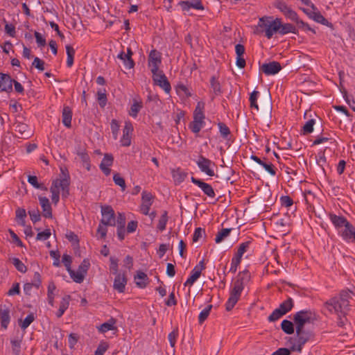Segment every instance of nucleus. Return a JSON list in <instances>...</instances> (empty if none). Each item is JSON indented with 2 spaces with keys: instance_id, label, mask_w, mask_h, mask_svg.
I'll list each match as a JSON object with an SVG mask.
<instances>
[{
  "instance_id": "54",
  "label": "nucleus",
  "mask_w": 355,
  "mask_h": 355,
  "mask_svg": "<svg viewBox=\"0 0 355 355\" xmlns=\"http://www.w3.org/2000/svg\"><path fill=\"white\" fill-rule=\"evenodd\" d=\"M178 334L179 331L178 327H175L173 330L168 334V339L171 347H175Z\"/></svg>"
},
{
  "instance_id": "17",
  "label": "nucleus",
  "mask_w": 355,
  "mask_h": 355,
  "mask_svg": "<svg viewBox=\"0 0 355 355\" xmlns=\"http://www.w3.org/2000/svg\"><path fill=\"white\" fill-rule=\"evenodd\" d=\"M12 81H14V79H12L9 74L0 73L1 91L7 93L12 92Z\"/></svg>"
},
{
  "instance_id": "62",
  "label": "nucleus",
  "mask_w": 355,
  "mask_h": 355,
  "mask_svg": "<svg viewBox=\"0 0 355 355\" xmlns=\"http://www.w3.org/2000/svg\"><path fill=\"white\" fill-rule=\"evenodd\" d=\"M218 125L221 136L223 138L226 139L228 137V135H230V128L226 125V124L222 122L218 123Z\"/></svg>"
},
{
  "instance_id": "5",
  "label": "nucleus",
  "mask_w": 355,
  "mask_h": 355,
  "mask_svg": "<svg viewBox=\"0 0 355 355\" xmlns=\"http://www.w3.org/2000/svg\"><path fill=\"white\" fill-rule=\"evenodd\" d=\"M311 320L312 312L310 309L301 310L293 316V322L295 324V328L297 329V331H300L301 328H304L305 324L310 323Z\"/></svg>"
},
{
  "instance_id": "25",
  "label": "nucleus",
  "mask_w": 355,
  "mask_h": 355,
  "mask_svg": "<svg viewBox=\"0 0 355 355\" xmlns=\"http://www.w3.org/2000/svg\"><path fill=\"white\" fill-rule=\"evenodd\" d=\"M171 174L175 184L182 183L187 176V173L181 168L172 169Z\"/></svg>"
},
{
  "instance_id": "18",
  "label": "nucleus",
  "mask_w": 355,
  "mask_h": 355,
  "mask_svg": "<svg viewBox=\"0 0 355 355\" xmlns=\"http://www.w3.org/2000/svg\"><path fill=\"white\" fill-rule=\"evenodd\" d=\"M153 196L150 193L144 191L141 194L142 204L141 211L144 215H148L152 205Z\"/></svg>"
},
{
  "instance_id": "12",
  "label": "nucleus",
  "mask_w": 355,
  "mask_h": 355,
  "mask_svg": "<svg viewBox=\"0 0 355 355\" xmlns=\"http://www.w3.org/2000/svg\"><path fill=\"white\" fill-rule=\"evenodd\" d=\"M200 277V266L199 265H196L195 268L191 271V275L189 277L187 280L184 284L185 287H189V295L193 297L194 300L198 297V293L193 291L191 292V286L194 284V282Z\"/></svg>"
},
{
  "instance_id": "50",
  "label": "nucleus",
  "mask_w": 355,
  "mask_h": 355,
  "mask_svg": "<svg viewBox=\"0 0 355 355\" xmlns=\"http://www.w3.org/2000/svg\"><path fill=\"white\" fill-rule=\"evenodd\" d=\"M97 98L101 107H104L107 104L106 90L104 89L103 91L99 89L97 92Z\"/></svg>"
},
{
  "instance_id": "23",
  "label": "nucleus",
  "mask_w": 355,
  "mask_h": 355,
  "mask_svg": "<svg viewBox=\"0 0 355 355\" xmlns=\"http://www.w3.org/2000/svg\"><path fill=\"white\" fill-rule=\"evenodd\" d=\"M280 18H276L270 21V25L268 26L266 37L268 39H270L275 33H278L280 34Z\"/></svg>"
},
{
  "instance_id": "43",
  "label": "nucleus",
  "mask_w": 355,
  "mask_h": 355,
  "mask_svg": "<svg viewBox=\"0 0 355 355\" xmlns=\"http://www.w3.org/2000/svg\"><path fill=\"white\" fill-rule=\"evenodd\" d=\"M210 85H211V87L213 90V93L216 95V96H218V95H220L223 92L222 91V89H221V86H220V83L218 81V80L214 77V76H212L210 79Z\"/></svg>"
},
{
  "instance_id": "64",
  "label": "nucleus",
  "mask_w": 355,
  "mask_h": 355,
  "mask_svg": "<svg viewBox=\"0 0 355 355\" xmlns=\"http://www.w3.org/2000/svg\"><path fill=\"white\" fill-rule=\"evenodd\" d=\"M90 266V263L89 259H85L80 263V265L78 267V270L82 272L83 275H86L87 270H89Z\"/></svg>"
},
{
  "instance_id": "24",
  "label": "nucleus",
  "mask_w": 355,
  "mask_h": 355,
  "mask_svg": "<svg viewBox=\"0 0 355 355\" xmlns=\"http://www.w3.org/2000/svg\"><path fill=\"white\" fill-rule=\"evenodd\" d=\"M269 18L270 17H262L259 18L258 24L254 31V33L255 35H262L263 33H265V36L266 35V29L270 23V21L268 20Z\"/></svg>"
},
{
  "instance_id": "8",
  "label": "nucleus",
  "mask_w": 355,
  "mask_h": 355,
  "mask_svg": "<svg viewBox=\"0 0 355 355\" xmlns=\"http://www.w3.org/2000/svg\"><path fill=\"white\" fill-rule=\"evenodd\" d=\"M275 7L282 12L286 18L289 19L292 21L297 20V13L289 7L284 1H279L276 2Z\"/></svg>"
},
{
  "instance_id": "56",
  "label": "nucleus",
  "mask_w": 355,
  "mask_h": 355,
  "mask_svg": "<svg viewBox=\"0 0 355 355\" xmlns=\"http://www.w3.org/2000/svg\"><path fill=\"white\" fill-rule=\"evenodd\" d=\"M110 272L115 275L121 274L120 272H118L119 271V266H118L119 260L116 258L111 257L110 258Z\"/></svg>"
},
{
  "instance_id": "28",
  "label": "nucleus",
  "mask_w": 355,
  "mask_h": 355,
  "mask_svg": "<svg viewBox=\"0 0 355 355\" xmlns=\"http://www.w3.org/2000/svg\"><path fill=\"white\" fill-rule=\"evenodd\" d=\"M310 19L328 27H332L333 25L318 10H313Z\"/></svg>"
},
{
  "instance_id": "57",
  "label": "nucleus",
  "mask_w": 355,
  "mask_h": 355,
  "mask_svg": "<svg viewBox=\"0 0 355 355\" xmlns=\"http://www.w3.org/2000/svg\"><path fill=\"white\" fill-rule=\"evenodd\" d=\"M285 313H283L279 308L275 309L272 313L268 316V320L269 322H275L284 315Z\"/></svg>"
},
{
  "instance_id": "44",
  "label": "nucleus",
  "mask_w": 355,
  "mask_h": 355,
  "mask_svg": "<svg viewBox=\"0 0 355 355\" xmlns=\"http://www.w3.org/2000/svg\"><path fill=\"white\" fill-rule=\"evenodd\" d=\"M35 320V315L33 313H30L26 318L22 321L21 320H19V324L20 327L25 330L27 329L29 325Z\"/></svg>"
},
{
  "instance_id": "52",
  "label": "nucleus",
  "mask_w": 355,
  "mask_h": 355,
  "mask_svg": "<svg viewBox=\"0 0 355 355\" xmlns=\"http://www.w3.org/2000/svg\"><path fill=\"white\" fill-rule=\"evenodd\" d=\"M340 92L343 94V98L346 103L348 104L350 108L354 112H355V101L353 98H349L347 91L345 89V88L343 87L342 89H340Z\"/></svg>"
},
{
  "instance_id": "51",
  "label": "nucleus",
  "mask_w": 355,
  "mask_h": 355,
  "mask_svg": "<svg viewBox=\"0 0 355 355\" xmlns=\"http://www.w3.org/2000/svg\"><path fill=\"white\" fill-rule=\"evenodd\" d=\"M28 182L30 183L33 187L36 189H40L42 190H47V188L43 186L42 184L38 182L37 178L35 175H28Z\"/></svg>"
},
{
  "instance_id": "39",
  "label": "nucleus",
  "mask_w": 355,
  "mask_h": 355,
  "mask_svg": "<svg viewBox=\"0 0 355 355\" xmlns=\"http://www.w3.org/2000/svg\"><path fill=\"white\" fill-rule=\"evenodd\" d=\"M294 22L296 24L297 28L302 30V31H310L313 34L316 33L315 30L314 28H311L308 23L300 19L299 17H297V20H295Z\"/></svg>"
},
{
  "instance_id": "36",
  "label": "nucleus",
  "mask_w": 355,
  "mask_h": 355,
  "mask_svg": "<svg viewBox=\"0 0 355 355\" xmlns=\"http://www.w3.org/2000/svg\"><path fill=\"white\" fill-rule=\"evenodd\" d=\"M57 184L58 181L54 180L53 181L52 185L50 188V191L52 193L51 200L53 203H54L55 205H56L60 200V191Z\"/></svg>"
},
{
  "instance_id": "21",
  "label": "nucleus",
  "mask_w": 355,
  "mask_h": 355,
  "mask_svg": "<svg viewBox=\"0 0 355 355\" xmlns=\"http://www.w3.org/2000/svg\"><path fill=\"white\" fill-rule=\"evenodd\" d=\"M189 128L191 130L198 134L200 132V102H198L193 114V121L190 122Z\"/></svg>"
},
{
  "instance_id": "53",
  "label": "nucleus",
  "mask_w": 355,
  "mask_h": 355,
  "mask_svg": "<svg viewBox=\"0 0 355 355\" xmlns=\"http://www.w3.org/2000/svg\"><path fill=\"white\" fill-rule=\"evenodd\" d=\"M113 180L114 183L121 188V190L124 191L126 188L125 182L123 178H122L119 173H116L113 175Z\"/></svg>"
},
{
  "instance_id": "22",
  "label": "nucleus",
  "mask_w": 355,
  "mask_h": 355,
  "mask_svg": "<svg viewBox=\"0 0 355 355\" xmlns=\"http://www.w3.org/2000/svg\"><path fill=\"white\" fill-rule=\"evenodd\" d=\"M40 204L42 208L43 216L46 218H51L52 208L49 200L46 197L39 196Z\"/></svg>"
},
{
  "instance_id": "11",
  "label": "nucleus",
  "mask_w": 355,
  "mask_h": 355,
  "mask_svg": "<svg viewBox=\"0 0 355 355\" xmlns=\"http://www.w3.org/2000/svg\"><path fill=\"white\" fill-rule=\"evenodd\" d=\"M162 62L161 53L155 50L150 51L148 56V67L151 72H156Z\"/></svg>"
},
{
  "instance_id": "61",
  "label": "nucleus",
  "mask_w": 355,
  "mask_h": 355,
  "mask_svg": "<svg viewBox=\"0 0 355 355\" xmlns=\"http://www.w3.org/2000/svg\"><path fill=\"white\" fill-rule=\"evenodd\" d=\"M31 220L33 223H35L41 220V215L38 209H35L28 211Z\"/></svg>"
},
{
  "instance_id": "7",
  "label": "nucleus",
  "mask_w": 355,
  "mask_h": 355,
  "mask_svg": "<svg viewBox=\"0 0 355 355\" xmlns=\"http://www.w3.org/2000/svg\"><path fill=\"white\" fill-rule=\"evenodd\" d=\"M232 232H234V240L232 243H228L226 245L227 249L231 248L233 246V245L239 240L238 236L240 234L239 230H234L233 228H223L217 233L215 238V242L216 243H221L223 241H224L225 238H227L230 234Z\"/></svg>"
},
{
  "instance_id": "20",
  "label": "nucleus",
  "mask_w": 355,
  "mask_h": 355,
  "mask_svg": "<svg viewBox=\"0 0 355 355\" xmlns=\"http://www.w3.org/2000/svg\"><path fill=\"white\" fill-rule=\"evenodd\" d=\"M114 162V157L112 154L106 153L104 155L101 163L100 164V168L105 175H109L111 173V169L109 166H112Z\"/></svg>"
},
{
  "instance_id": "58",
  "label": "nucleus",
  "mask_w": 355,
  "mask_h": 355,
  "mask_svg": "<svg viewBox=\"0 0 355 355\" xmlns=\"http://www.w3.org/2000/svg\"><path fill=\"white\" fill-rule=\"evenodd\" d=\"M114 320L111 319L110 322L103 323L99 328V331L102 333H105L110 330H114L115 329V327L114 326Z\"/></svg>"
},
{
  "instance_id": "47",
  "label": "nucleus",
  "mask_w": 355,
  "mask_h": 355,
  "mask_svg": "<svg viewBox=\"0 0 355 355\" xmlns=\"http://www.w3.org/2000/svg\"><path fill=\"white\" fill-rule=\"evenodd\" d=\"M10 260L12 263L15 266L18 271L22 273H25L27 271V267L19 259L13 257Z\"/></svg>"
},
{
  "instance_id": "32",
  "label": "nucleus",
  "mask_w": 355,
  "mask_h": 355,
  "mask_svg": "<svg viewBox=\"0 0 355 355\" xmlns=\"http://www.w3.org/2000/svg\"><path fill=\"white\" fill-rule=\"evenodd\" d=\"M304 200L306 202V204L308 206L307 209L309 211H313L314 206L313 205V202L314 200H316V198H315V196L314 195V193L310 190L305 191L304 192Z\"/></svg>"
},
{
  "instance_id": "35",
  "label": "nucleus",
  "mask_w": 355,
  "mask_h": 355,
  "mask_svg": "<svg viewBox=\"0 0 355 355\" xmlns=\"http://www.w3.org/2000/svg\"><path fill=\"white\" fill-rule=\"evenodd\" d=\"M77 155L80 157L83 166L89 171L91 168L90 158L85 150L78 151Z\"/></svg>"
},
{
  "instance_id": "31",
  "label": "nucleus",
  "mask_w": 355,
  "mask_h": 355,
  "mask_svg": "<svg viewBox=\"0 0 355 355\" xmlns=\"http://www.w3.org/2000/svg\"><path fill=\"white\" fill-rule=\"evenodd\" d=\"M341 238L345 242H352L355 244V227L352 224L351 226H347V230Z\"/></svg>"
},
{
  "instance_id": "15",
  "label": "nucleus",
  "mask_w": 355,
  "mask_h": 355,
  "mask_svg": "<svg viewBox=\"0 0 355 355\" xmlns=\"http://www.w3.org/2000/svg\"><path fill=\"white\" fill-rule=\"evenodd\" d=\"M282 67L281 64L277 61H272L268 63H264L260 68V70L267 76L275 75L278 73Z\"/></svg>"
},
{
  "instance_id": "34",
  "label": "nucleus",
  "mask_w": 355,
  "mask_h": 355,
  "mask_svg": "<svg viewBox=\"0 0 355 355\" xmlns=\"http://www.w3.org/2000/svg\"><path fill=\"white\" fill-rule=\"evenodd\" d=\"M213 127V123L210 119L206 118L201 111V130L203 129V132L205 133L207 136L209 135V130H211Z\"/></svg>"
},
{
  "instance_id": "55",
  "label": "nucleus",
  "mask_w": 355,
  "mask_h": 355,
  "mask_svg": "<svg viewBox=\"0 0 355 355\" xmlns=\"http://www.w3.org/2000/svg\"><path fill=\"white\" fill-rule=\"evenodd\" d=\"M259 94V92L258 91H253L249 98L250 103V107L254 108L257 110H259V106L257 104V98Z\"/></svg>"
},
{
  "instance_id": "16",
  "label": "nucleus",
  "mask_w": 355,
  "mask_h": 355,
  "mask_svg": "<svg viewBox=\"0 0 355 355\" xmlns=\"http://www.w3.org/2000/svg\"><path fill=\"white\" fill-rule=\"evenodd\" d=\"M14 128L18 137L28 139L31 136V131L28 125L24 123L16 122L14 124Z\"/></svg>"
},
{
  "instance_id": "6",
  "label": "nucleus",
  "mask_w": 355,
  "mask_h": 355,
  "mask_svg": "<svg viewBox=\"0 0 355 355\" xmlns=\"http://www.w3.org/2000/svg\"><path fill=\"white\" fill-rule=\"evenodd\" d=\"M101 214L102 218L101 220V223L104 225L115 226V213L110 205L101 206Z\"/></svg>"
},
{
  "instance_id": "19",
  "label": "nucleus",
  "mask_w": 355,
  "mask_h": 355,
  "mask_svg": "<svg viewBox=\"0 0 355 355\" xmlns=\"http://www.w3.org/2000/svg\"><path fill=\"white\" fill-rule=\"evenodd\" d=\"M127 277L125 274L121 273L115 275L113 288L119 293H123L125 291V285L127 284Z\"/></svg>"
},
{
  "instance_id": "13",
  "label": "nucleus",
  "mask_w": 355,
  "mask_h": 355,
  "mask_svg": "<svg viewBox=\"0 0 355 355\" xmlns=\"http://www.w3.org/2000/svg\"><path fill=\"white\" fill-rule=\"evenodd\" d=\"M66 171H67L66 170ZM61 172L64 177L62 179H56L55 181H58L57 186L58 189L60 188L62 190V197L67 198L69 195L70 177L68 172L65 173L62 168Z\"/></svg>"
},
{
  "instance_id": "33",
  "label": "nucleus",
  "mask_w": 355,
  "mask_h": 355,
  "mask_svg": "<svg viewBox=\"0 0 355 355\" xmlns=\"http://www.w3.org/2000/svg\"><path fill=\"white\" fill-rule=\"evenodd\" d=\"M182 10L189 11L191 8L200 10V0H196L194 2L189 1H182L179 2Z\"/></svg>"
},
{
  "instance_id": "26",
  "label": "nucleus",
  "mask_w": 355,
  "mask_h": 355,
  "mask_svg": "<svg viewBox=\"0 0 355 355\" xmlns=\"http://www.w3.org/2000/svg\"><path fill=\"white\" fill-rule=\"evenodd\" d=\"M72 110L69 106H64L62 113V123L67 128L71 127Z\"/></svg>"
},
{
  "instance_id": "40",
  "label": "nucleus",
  "mask_w": 355,
  "mask_h": 355,
  "mask_svg": "<svg viewBox=\"0 0 355 355\" xmlns=\"http://www.w3.org/2000/svg\"><path fill=\"white\" fill-rule=\"evenodd\" d=\"M315 124V121L313 119L307 121L302 128V130L300 131L301 135H307L313 132Z\"/></svg>"
},
{
  "instance_id": "45",
  "label": "nucleus",
  "mask_w": 355,
  "mask_h": 355,
  "mask_svg": "<svg viewBox=\"0 0 355 355\" xmlns=\"http://www.w3.org/2000/svg\"><path fill=\"white\" fill-rule=\"evenodd\" d=\"M66 51L67 55V65L68 67H71L73 64L75 49L71 45H67Z\"/></svg>"
},
{
  "instance_id": "60",
  "label": "nucleus",
  "mask_w": 355,
  "mask_h": 355,
  "mask_svg": "<svg viewBox=\"0 0 355 355\" xmlns=\"http://www.w3.org/2000/svg\"><path fill=\"white\" fill-rule=\"evenodd\" d=\"M155 85H158L161 88H162L164 92L168 94L171 90V87L168 79L159 80H158V83H155Z\"/></svg>"
},
{
  "instance_id": "46",
  "label": "nucleus",
  "mask_w": 355,
  "mask_h": 355,
  "mask_svg": "<svg viewBox=\"0 0 355 355\" xmlns=\"http://www.w3.org/2000/svg\"><path fill=\"white\" fill-rule=\"evenodd\" d=\"M264 161L263 162L261 166L265 169V171L271 176H275L276 175V168L275 166L270 163L267 162V158L263 157Z\"/></svg>"
},
{
  "instance_id": "59",
  "label": "nucleus",
  "mask_w": 355,
  "mask_h": 355,
  "mask_svg": "<svg viewBox=\"0 0 355 355\" xmlns=\"http://www.w3.org/2000/svg\"><path fill=\"white\" fill-rule=\"evenodd\" d=\"M26 217V210L24 209L18 208L16 210V218L20 221L19 224L24 226L25 225V218Z\"/></svg>"
},
{
  "instance_id": "27",
  "label": "nucleus",
  "mask_w": 355,
  "mask_h": 355,
  "mask_svg": "<svg viewBox=\"0 0 355 355\" xmlns=\"http://www.w3.org/2000/svg\"><path fill=\"white\" fill-rule=\"evenodd\" d=\"M280 35H284L288 33H293L295 35H298V28L292 24L290 23H282V19H280Z\"/></svg>"
},
{
  "instance_id": "38",
  "label": "nucleus",
  "mask_w": 355,
  "mask_h": 355,
  "mask_svg": "<svg viewBox=\"0 0 355 355\" xmlns=\"http://www.w3.org/2000/svg\"><path fill=\"white\" fill-rule=\"evenodd\" d=\"M282 330L286 334H293L295 331L294 324L288 320H284L281 323Z\"/></svg>"
},
{
  "instance_id": "14",
  "label": "nucleus",
  "mask_w": 355,
  "mask_h": 355,
  "mask_svg": "<svg viewBox=\"0 0 355 355\" xmlns=\"http://www.w3.org/2000/svg\"><path fill=\"white\" fill-rule=\"evenodd\" d=\"M217 166L215 162L201 155V172L210 177L215 176Z\"/></svg>"
},
{
  "instance_id": "49",
  "label": "nucleus",
  "mask_w": 355,
  "mask_h": 355,
  "mask_svg": "<svg viewBox=\"0 0 355 355\" xmlns=\"http://www.w3.org/2000/svg\"><path fill=\"white\" fill-rule=\"evenodd\" d=\"M168 212L166 211H164L162 214L159 220V223L157 225V229L161 232L164 231L166 229V225L168 222Z\"/></svg>"
},
{
  "instance_id": "9",
  "label": "nucleus",
  "mask_w": 355,
  "mask_h": 355,
  "mask_svg": "<svg viewBox=\"0 0 355 355\" xmlns=\"http://www.w3.org/2000/svg\"><path fill=\"white\" fill-rule=\"evenodd\" d=\"M12 304L6 305L1 304L0 305V324L1 327L3 329H7L10 320V311H11Z\"/></svg>"
},
{
  "instance_id": "10",
  "label": "nucleus",
  "mask_w": 355,
  "mask_h": 355,
  "mask_svg": "<svg viewBox=\"0 0 355 355\" xmlns=\"http://www.w3.org/2000/svg\"><path fill=\"white\" fill-rule=\"evenodd\" d=\"M261 110L264 112L263 116L266 121L272 116V98L269 92L263 94L261 102Z\"/></svg>"
},
{
  "instance_id": "4",
  "label": "nucleus",
  "mask_w": 355,
  "mask_h": 355,
  "mask_svg": "<svg viewBox=\"0 0 355 355\" xmlns=\"http://www.w3.org/2000/svg\"><path fill=\"white\" fill-rule=\"evenodd\" d=\"M329 217L335 228L338 230V234L340 237L347 230V226L352 225V223L343 216H337L334 213H329Z\"/></svg>"
},
{
  "instance_id": "42",
  "label": "nucleus",
  "mask_w": 355,
  "mask_h": 355,
  "mask_svg": "<svg viewBox=\"0 0 355 355\" xmlns=\"http://www.w3.org/2000/svg\"><path fill=\"white\" fill-rule=\"evenodd\" d=\"M56 289L55 284L53 282H51L49 284L48 286V290H47V299L49 304L51 306H54V293L53 292Z\"/></svg>"
},
{
  "instance_id": "37",
  "label": "nucleus",
  "mask_w": 355,
  "mask_h": 355,
  "mask_svg": "<svg viewBox=\"0 0 355 355\" xmlns=\"http://www.w3.org/2000/svg\"><path fill=\"white\" fill-rule=\"evenodd\" d=\"M294 306V302L293 299L291 297H288L287 300H284L283 302H282L279 306V309L285 314L288 313Z\"/></svg>"
},
{
  "instance_id": "29",
  "label": "nucleus",
  "mask_w": 355,
  "mask_h": 355,
  "mask_svg": "<svg viewBox=\"0 0 355 355\" xmlns=\"http://www.w3.org/2000/svg\"><path fill=\"white\" fill-rule=\"evenodd\" d=\"M201 191L210 199L216 200V194L211 184L201 180Z\"/></svg>"
},
{
  "instance_id": "41",
  "label": "nucleus",
  "mask_w": 355,
  "mask_h": 355,
  "mask_svg": "<svg viewBox=\"0 0 355 355\" xmlns=\"http://www.w3.org/2000/svg\"><path fill=\"white\" fill-rule=\"evenodd\" d=\"M143 107V103L141 101H137V100H133V103L131 105L130 110L129 111V114L135 118L137 117L139 112Z\"/></svg>"
},
{
  "instance_id": "48",
  "label": "nucleus",
  "mask_w": 355,
  "mask_h": 355,
  "mask_svg": "<svg viewBox=\"0 0 355 355\" xmlns=\"http://www.w3.org/2000/svg\"><path fill=\"white\" fill-rule=\"evenodd\" d=\"M68 272L70 275V277L73 279V280L76 283H82L85 279V275H83L80 271H74L73 270L71 269L68 271Z\"/></svg>"
},
{
  "instance_id": "2",
  "label": "nucleus",
  "mask_w": 355,
  "mask_h": 355,
  "mask_svg": "<svg viewBox=\"0 0 355 355\" xmlns=\"http://www.w3.org/2000/svg\"><path fill=\"white\" fill-rule=\"evenodd\" d=\"M354 293L350 290H343L338 296L334 297L325 302L326 307L332 312L345 313L349 306V299H352Z\"/></svg>"
},
{
  "instance_id": "3",
  "label": "nucleus",
  "mask_w": 355,
  "mask_h": 355,
  "mask_svg": "<svg viewBox=\"0 0 355 355\" xmlns=\"http://www.w3.org/2000/svg\"><path fill=\"white\" fill-rule=\"evenodd\" d=\"M296 344L291 346V349L301 353L303 346L313 337V334L311 331L301 328L300 331H297V329H296Z\"/></svg>"
},
{
  "instance_id": "1",
  "label": "nucleus",
  "mask_w": 355,
  "mask_h": 355,
  "mask_svg": "<svg viewBox=\"0 0 355 355\" xmlns=\"http://www.w3.org/2000/svg\"><path fill=\"white\" fill-rule=\"evenodd\" d=\"M250 279V275L248 270L239 272L236 279L234 282L232 288L230 291V297L225 303V309L230 311L239 301L241 293L244 288V284Z\"/></svg>"
},
{
  "instance_id": "30",
  "label": "nucleus",
  "mask_w": 355,
  "mask_h": 355,
  "mask_svg": "<svg viewBox=\"0 0 355 355\" xmlns=\"http://www.w3.org/2000/svg\"><path fill=\"white\" fill-rule=\"evenodd\" d=\"M135 279L139 280L136 282V284L139 288H145L148 283V277L147 275L142 271H137V275L135 276Z\"/></svg>"
},
{
  "instance_id": "63",
  "label": "nucleus",
  "mask_w": 355,
  "mask_h": 355,
  "mask_svg": "<svg viewBox=\"0 0 355 355\" xmlns=\"http://www.w3.org/2000/svg\"><path fill=\"white\" fill-rule=\"evenodd\" d=\"M176 92H177L178 94H179V95L184 94L187 96H191V94L189 92V89L184 84H178L176 86Z\"/></svg>"
}]
</instances>
